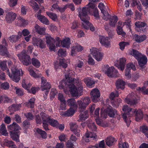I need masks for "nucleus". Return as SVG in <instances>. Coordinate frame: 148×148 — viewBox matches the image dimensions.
<instances>
[{
  "label": "nucleus",
  "mask_w": 148,
  "mask_h": 148,
  "mask_svg": "<svg viewBox=\"0 0 148 148\" xmlns=\"http://www.w3.org/2000/svg\"><path fill=\"white\" fill-rule=\"evenodd\" d=\"M79 12V16L82 21V23L83 27L86 30L90 28L92 31L95 30V27L89 21L90 17L88 16V14L90 13L92 11H93V15L96 18L98 19L99 18L98 11L95 5L91 3H89L86 5V6L84 7L81 11V9H77Z\"/></svg>",
  "instance_id": "1"
},
{
  "label": "nucleus",
  "mask_w": 148,
  "mask_h": 148,
  "mask_svg": "<svg viewBox=\"0 0 148 148\" xmlns=\"http://www.w3.org/2000/svg\"><path fill=\"white\" fill-rule=\"evenodd\" d=\"M65 73L66 80L64 82L66 87L69 88L72 96L74 97H78L82 92L83 87L80 80L74 79L71 76L73 75V71L68 70L64 72Z\"/></svg>",
  "instance_id": "2"
},
{
  "label": "nucleus",
  "mask_w": 148,
  "mask_h": 148,
  "mask_svg": "<svg viewBox=\"0 0 148 148\" xmlns=\"http://www.w3.org/2000/svg\"><path fill=\"white\" fill-rule=\"evenodd\" d=\"M124 113L123 115V117L128 127L130 125L131 121L129 117L133 115H136V120L137 121H139L141 119L143 116L142 111L140 110H137L136 109H133L129 108L128 105H124L122 109Z\"/></svg>",
  "instance_id": "3"
},
{
  "label": "nucleus",
  "mask_w": 148,
  "mask_h": 148,
  "mask_svg": "<svg viewBox=\"0 0 148 148\" xmlns=\"http://www.w3.org/2000/svg\"><path fill=\"white\" fill-rule=\"evenodd\" d=\"M8 128L9 130H10V133L11 138L16 142H19L18 132L20 128L18 124L15 123H13L12 124L10 125Z\"/></svg>",
  "instance_id": "4"
},
{
  "label": "nucleus",
  "mask_w": 148,
  "mask_h": 148,
  "mask_svg": "<svg viewBox=\"0 0 148 148\" xmlns=\"http://www.w3.org/2000/svg\"><path fill=\"white\" fill-rule=\"evenodd\" d=\"M9 77L15 82H18L20 80V75H22L23 74L21 69H18L15 66L13 67L11 69L12 75H10L9 70L6 71Z\"/></svg>",
  "instance_id": "5"
},
{
  "label": "nucleus",
  "mask_w": 148,
  "mask_h": 148,
  "mask_svg": "<svg viewBox=\"0 0 148 148\" xmlns=\"http://www.w3.org/2000/svg\"><path fill=\"white\" fill-rule=\"evenodd\" d=\"M46 42L49 47V49L52 50H53L55 49V45L54 43L56 42L57 44L56 45L57 46H59V45L61 41L59 37H57L55 40L50 35L48 34L45 36Z\"/></svg>",
  "instance_id": "6"
},
{
  "label": "nucleus",
  "mask_w": 148,
  "mask_h": 148,
  "mask_svg": "<svg viewBox=\"0 0 148 148\" xmlns=\"http://www.w3.org/2000/svg\"><path fill=\"white\" fill-rule=\"evenodd\" d=\"M117 114V111L115 109H113L111 106L108 107L106 109H101L100 115L103 118H106V117L107 114L110 117H113Z\"/></svg>",
  "instance_id": "7"
},
{
  "label": "nucleus",
  "mask_w": 148,
  "mask_h": 148,
  "mask_svg": "<svg viewBox=\"0 0 148 148\" xmlns=\"http://www.w3.org/2000/svg\"><path fill=\"white\" fill-rule=\"evenodd\" d=\"M18 56L24 65L27 66L31 64L30 57L27 54L25 50H23L21 53L18 54Z\"/></svg>",
  "instance_id": "8"
},
{
  "label": "nucleus",
  "mask_w": 148,
  "mask_h": 148,
  "mask_svg": "<svg viewBox=\"0 0 148 148\" xmlns=\"http://www.w3.org/2000/svg\"><path fill=\"white\" fill-rule=\"evenodd\" d=\"M137 97L136 95L134 93L132 92L127 96V98L125 99V101L126 103L135 107L138 103Z\"/></svg>",
  "instance_id": "9"
},
{
  "label": "nucleus",
  "mask_w": 148,
  "mask_h": 148,
  "mask_svg": "<svg viewBox=\"0 0 148 148\" xmlns=\"http://www.w3.org/2000/svg\"><path fill=\"white\" fill-rule=\"evenodd\" d=\"M91 54L93 57L97 61H101L103 58V55L99 51L98 49L94 47H92L90 49Z\"/></svg>",
  "instance_id": "10"
},
{
  "label": "nucleus",
  "mask_w": 148,
  "mask_h": 148,
  "mask_svg": "<svg viewBox=\"0 0 148 148\" xmlns=\"http://www.w3.org/2000/svg\"><path fill=\"white\" fill-rule=\"evenodd\" d=\"M99 41L101 44L106 47L108 48L110 45V39L107 37L100 36H99Z\"/></svg>",
  "instance_id": "11"
},
{
  "label": "nucleus",
  "mask_w": 148,
  "mask_h": 148,
  "mask_svg": "<svg viewBox=\"0 0 148 148\" xmlns=\"http://www.w3.org/2000/svg\"><path fill=\"white\" fill-rule=\"evenodd\" d=\"M92 99L94 102H96L99 100L100 93L97 89H94L91 92Z\"/></svg>",
  "instance_id": "12"
},
{
  "label": "nucleus",
  "mask_w": 148,
  "mask_h": 148,
  "mask_svg": "<svg viewBox=\"0 0 148 148\" xmlns=\"http://www.w3.org/2000/svg\"><path fill=\"white\" fill-rule=\"evenodd\" d=\"M126 61V59L124 58H120L119 62L118 61L115 62V66L119 69L123 71L125 68Z\"/></svg>",
  "instance_id": "13"
},
{
  "label": "nucleus",
  "mask_w": 148,
  "mask_h": 148,
  "mask_svg": "<svg viewBox=\"0 0 148 148\" xmlns=\"http://www.w3.org/2000/svg\"><path fill=\"white\" fill-rule=\"evenodd\" d=\"M16 14L12 12H7L6 15L5 19L7 23H10L14 21L16 17Z\"/></svg>",
  "instance_id": "14"
},
{
  "label": "nucleus",
  "mask_w": 148,
  "mask_h": 148,
  "mask_svg": "<svg viewBox=\"0 0 148 148\" xmlns=\"http://www.w3.org/2000/svg\"><path fill=\"white\" fill-rule=\"evenodd\" d=\"M7 45L5 40V39H3L2 40V44L0 45V54L1 55L4 56L8 54V52L7 48Z\"/></svg>",
  "instance_id": "15"
},
{
  "label": "nucleus",
  "mask_w": 148,
  "mask_h": 148,
  "mask_svg": "<svg viewBox=\"0 0 148 148\" xmlns=\"http://www.w3.org/2000/svg\"><path fill=\"white\" fill-rule=\"evenodd\" d=\"M32 43L34 45L39 46L42 49L44 48L45 46L44 42L40 38H37L35 37L32 38Z\"/></svg>",
  "instance_id": "16"
},
{
  "label": "nucleus",
  "mask_w": 148,
  "mask_h": 148,
  "mask_svg": "<svg viewBox=\"0 0 148 148\" xmlns=\"http://www.w3.org/2000/svg\"><path fill=\"white\" fill-rule=\"evenodd\" d=\"M140 66L142 68H144V66L146 64L147 62V57L143 55H142L140 57L137 59Z\"/></svg>",
  "instance_id": "17"
},
{
  "label": "nucleus",
  "mask_w": 148,
  "mask_h": 148,
  "mask_svg": "<svg viewBox=\"0 0 148 148\" xmlns=\"http://www.w3.org/2000/svg\"><path fill=\"white\" fill-rule=\"evenodd\" d=\"M114 69L113 66H111L109 67L108 65H106L104 68V70L105 71V73L108 76L112 77L113 76V71Z\"/></svg>",
  "instance_id": "18"
},
{
  "label": "nucleus",
  "mask_w": 148,
  "mask_h": 148,
  "mask_svg": "<svg viewBox=\"0 0 148 148\" xmlns=\"http://www.w3.org/2000/svg\"><path fill=\"white\" fill-rule=\"evenodd\" d=\"M83 47L79 44H77L72 48L71 55L73 56L75 55L77 52H80L83 50Z\"/></svg>",
  "instance_id": "19"
},
{
  "label": "nucleus",
  "mask_w": 148,
  "mask_h": 148,
  "mask_svg": "<svg viewBox=\"0 0 148 148\" xmlns=\"http://www.w3.org/2000/svg\"><path fill=\"white\" fill-rule=\"evenodd\" d=\"M116 141V140L114 137L110 136L106 138V143L108 146L111 147L114 145Z\"/></svg>",
  "instance_id": "20"
},
{
  "label": "nucleus",
  "mask_w": 148,
  "mask_h": 148,
  "mask_svg": "<svg viewBox=\"0 0 148 148\" xmlns=\"http://www.w3.org/2000/svg\"><path fill=\"white\" fill-rule=\"evenodd\" d=\"M36 17L37 19L43 24L46 25H49V21L45 16L39 14L37 15Z\"/></svg>",
  "instance_id": "21"
},
{
  "label": "nucleus",
  "mask_w": 148,
  "mask_h": 148,
  "mask_svg": "<svg viewBox=\"0 0 148 148\" xmlns=\"http://www.w3.org/2000/svg\"><path fill=\"white\" fill-rule=\"evenodd\" d=\"M133 39L135 41L138 43H140L145 40L146 37L145 35L138 36L137 34H135L133 36Z\"/></svg>",
  "instance_id": "22"
},
{
  "label": "nucleus",
  "mask_w": 148,
  "mask_h": 148,
  "mask_svg": "<svg viewBox=\"0 0 148 148\" xmlns=\"http://www.w3.org/2000/svg\"><path fill=\"white\" fill-rule=\"evenodd\" d=\"M116 88L118 89H123L125 88V83L123 80L119 79L116 81Z\"/></svg>",
  "instance_id": "23"
},
{
  "label": "nucleus",
  "mask_w": 148,
  "mask_h": 148,
  "mask_svg": "<svg viewBox=\"0 0 148 148\" xmlns=\"http://www.w3.org/2000/svg\"><path fill=\"white\" fill-rule=\"evenodd\" d=\"M57 62H55L54 65L56 68H58L59 66H62L64 68H66L67 66V64L64 58L60 59V62L59 65L57 64Z\"/></svg>",
  "instance_id": "24"
},
{
  "label": "nucleus",
  "mask_w": 148,
  "mask_h": 148,
  "mask_svg": "<svg viewBox=\"0 0 148 148\" xmlns=\"http://www.w3.org/2000/svg\"><path fill=\"white\" fill-rule=\"evenodd\" d=\"M88 111L86 110L83 112L81 113L79 116V121H85L88 117Z\"/></svg>",
  "instance_id": "25"
},
{
  "label": "nucleus",
  "mask_w": 148,
  "mask_h": 148,
  "mask_svg": "<svg viewBox=\"0 0 148 148\" xmlns=\"http://www.w3.org/2000/svg\"><path fill=\"white\" fill-rule=\"evenodd\" d=\"M130 22L131 21L130 19L126 20L123 23V24L122 22L119 21L118 23L117 27L119 26L122 27V26H123V25H126L127 27L129 29L130 31H131Z\"/></svg>",
  "instance_id": "26"
},
{
  "label": "nucleus",
  "mask_w": 148,
  "mask_h": 148,
  "mask_svg": "<svg viewBox=\"0 0 148 148\" xmlns=\"http://www.w3.org/2000/svg\"><path fill=\"white\" fill-rule=\"evenodd\" d=\"M118 20V18L116 16H111L110 17L109 24L111 26L114 27Z\"/></svg>",
  "instance_id": "27"
},
{
  "label": "nucleus",
  "mask_w": 148,
  "mask_h": 148,
  "mask_svg": "<svg viewBox=\"0 0 148 148\" xmlns=\"http://www.w3.org/2000/svg\"><path fill=\"white\" fill-rule=\"evenodd\" d=\"M77 105L80 112H82L87 107L81 100H78L77 101Z\"/></svg>",
  "instance_id": "28"
},
{
  "label": "nucleus",
  "mask_w": 148,
  "mask_h": 148,
  "mask_svg": "<svg viewBox=\"0 0 148 148\" xmlns=\"http://www.w3.org/2000/svg\"><path fill=\"white\" fill-rule=\"evenodd\" d=\"M83 80L86 85L90 87H92L95 84L94 81L90 78H85Z\"/></svg>",
  "instance_id": "29"
},
{
  "label": "nucleus",
  "mask_w": 148,
  "mask_h": 148,
  "mask_svg": "<svg viewBox=\"0 0 148 148\" xmlns=\"http://www.w3.org/2000/svg\"><path fill=\"white\" fill-rule=\"evenodd\" d=\"M75 113L74 110L71 108L66 111H65L63 113L61 114L62 116H69L73 115Z\"/></svg>",
  "instance_id": "30"
},
{
  "label": "nucleus",
  "mask_w": 148,
  "mask_h": 148,
  "mask_svg": "<svg viewBox=\"0 0 148 148\" xmlns=\"http://www.w3.org/2000/svg\"><path fill=\"white\" fill-rule=\"evenodd\" d=\"M40 115L41 116L43 123H49L51 118L49 116L43 112H41Z\"/></svg>",
  "instance_id": "31"
},
{
  "label": "nucleus",
  "mask_w": 148,
  "mask_h": 148,
  "mask_svg": "<svg viewBox=\"0 0 148 148\" xmlns=\"http://www.w3.org/2000/svg\"><path fill=\"white\" fill-rule=\"evenodd\" d=\"M70 44V39L69 38H66L61 42V45L63 47L68 48Z\"/></svg>",
  "instance_id": "32"
},
{
  "label": "nucleus",
  "mask_w": 148,
  "mask_h": 148,
  "mask_svg": "<svg viewBox=\"0 0 148 148\" xmlns=\"http://www.w3.org/2000/svg\"><path fill=\"white\" fill-rule=\"evenodd\" d=\"M130 55L134 56L136 60L139 57H140L142 55L141 53H139L138 51L133 49L130 51Z\"/></svg>",
  "instance_id": "33"
},
{
  "label": "nucleus",
  "mask_w": 148,
  "mask_h": 148,
  "mask_svg": "<svg viewBox=\"0 0 148 148\" xmlns=\"http://www.w3.org/2000/svg\"><path fill=\"white\" fill-rule=\"evenodd\" d=\"M21 36L18 34V35H12L9 38L10 41L12 42H15L20 38Z\"/></svg>",
  "instance_id": "34"
},
{
  "label": "nucleus",
  "mask_w": 148,
  "mask_h": 148,
  "mask_svg": "<svg viewBox=\"0 0 148 148\" xmlns=\"http://www.w3.org/2000/svg\"><path fill=\"white\" fill-rule=\"evenodd\" d=\"M35 28L36 32L40 34H44L45 29L44 27H41L38 25H36L35 26Z\"/></svg>",
  "instance_id": "35"
},
{
  "label": "nucleus",
  "mask_w": 148,
  "mask_h": 148,
  "mask_svg": "<svg viewBox=\"0 0 148 148\" xmlns=\"http://www.w3.org/2000/svg\"><path fill=\"white\" fill-rule=\"evenodd\" d=\"M35 99L34 98H31L30 99L28 102L25 103V105L28 107L30 108H33L34 107Z\"/></svg>",
  "instance_id": "36"
},
{
  "label": "nucleus",
  "mask_w": 148,
  "mask_h": 148,
  "mask_svg": "<svg viewBox=\"0 0 148 148\" xmlns=\"http://www.w3.org/2000/svg\"><path fill=\"white\" fill-rule=\"evenodd\" d=\"M0 133L4 136H8V133L7 132L5 126L3 123L0 126Z\"/></svg>",
  "instance_id": "37"
},
{
  "label": "nucleus",
  "mask_w": 148,
  "mask_h": 148,
  "mask_svg": "<svg viewBox=\"0 0 148 148\" xmlns=\"http://www.w3.org/2000/svg\"><path fill=\"white\" fill-rule=\"evenodd\" d=\"M28 4L29 5L32 7L33 9L36 12L39 9L38 5L36 2L33 0H31L29 2Z\"/></svg>",
  "instance_id": "38"
},
{
  "label": "nucleus",
  "mask_w": 148,
  "mask_h": 148,
  "mask_svg": "<svg viewBox=\"0 0 148 148\" xmlns=\"http://www.w3.org/2000/svg\"><path fill=\"white\" fill-rule=\"evenodd\" d=\"M67 104L70 106H73L75 108H77V106L75 100L73 98H71L67 101Z\"/></svg>",
  "instance_id": "39"
},
{
  "label": "nucleus",
  "mask_w": 148,
  "mask_h": 148,
  "mask_svg": "<svg viewBox=\"0 0 148 148\" xmlns=\"http://www.w3.org/2000/svg\"><path fill=\"white\" fill-rule=\"evenodd\" d=\"M87 125L88 127L93 131H95L97 130V127L95 125V123L91 120L88 121Z\"/></svg>",
  "instance_id": "40"
},
{
  "label": "nucleus",
  "mask_w": 148,
  "mask_h": 148,
  "mask_svg": "<svg viewBox=\"0 0 148 148\" xmlns=\"http://www.w3.org/2000/svg\"><path fill=\"white\" fill-rule=\"evenodd\" d=\"M32 63L33 65L37 68H39L40 66V62L36 58H32Z\"/></svg>",
  "instance_id": "41"
},
{
  "label": "nucleus",
  "mask_w": 148,
  "mask_h": 148,
  "mask_svg": "<svg viewBox=\"0 0 148 148\" xmlns=\"http://www.w3.org/2000/svg\"><path fill=\"white\" fill-rule=\"evenodd\" d=\"M135 25L136 26V27H139L140 28H141L142 29V31L143 32L145 31V29H143V28L144 27H145L146 26V24L144 22H142L140 21H138V22H136L135 23Z\"/></svg>",
  "instance_id": "42"
},
{
  "label": "nucleus",
  "mask_w": 148,
  "mask_h": 148,
  "mask_svg": "<svg viewBox=\"0 0 148 148\" xmlns=\"http://www.w3.org/2000/svg\"><path fill=\"white\" fill-rule=\"evenodd\" d=\"M27 81L23 79L22 82V86L25 89L28 90L32 86V84L30 83H27Z\"/></svg>",
  "instance_id": "43"
},
{
  "label": "nucleus",
  "mask_w": 148,
  "mask_h": 148,
  "mask_svg": "<svg viewBox=\"0 0 148 148\" xmlns=\"http://www.w3.org/2000/svg\"><path fill=\"white\" fill-rule=\"evenodd\" d=\"M36 132L37 133L41 136L42 138H46L47 137V134L45 131L38 128L36 129Z\"/></svg>",
  "instance_id": "44"
},
{
  "label": "nucleus",
  "mask_w": 148,
  "mask_h": 148,
  "mask_svg": "<svg viewBox=\"0 0 148 148\" xmlns=\"http://www.w3.org/2000/svg\"><path fill=\"white\" fill-rule=\"evenodd\" d=\"M46 13L53 20L56 21L57 20V16L56 14L48 12H47Z\"/></svg>",
  "instance_id": "45"
},
{
  "label": "nucleus",
  "mask_w": 148,
  "mask_h": 148,
  "mask_svg": "<svg viewBox=\"0 0 148 148\" xmlns=\"http://www.w3.org/2000/svg\"><path fill=\"white\" fill-rule=\"evenodd\" d=\"M50 124L53 127H57L59 123L57 120L51 118L48 123Z\"/></svg>",
  "instance_id": "46"
},
{
  "label": "nucleus",
  "mask_w": 148,
  "mask_h": 148,
  "mask_svg": "<svg viewBox=\"0 0 148 148\" xmlns=\"http://www.w3.org/2000/svg\"><path fill=\"white\" fill-rule=\"evenodd\" d=\"M21 107V104H14L12 105L9 108L10 109L11 108L12 110L16 111L19 109Z\"/></svg>",
  "instance_id": "47"
},
{
  "label": "nucleus",
  "mask_w": 148,
  "mask_h": 148,
  "mask_svg": "<svg viewBox=\"0 0 148 148\" xmlns=\"http://www.w3.org/2000/svg\"><path fill=\"white\" fill-rule=\"evenodd\" d=\"M140 130L148 138V127L146 126H143L140 128Z\"/></svg>",
  "instance_id": "48"
},
{
  "label": "nucleus",
  "mask_w": 148,
  "mask_h": 148,
  "mask_svg": "<svg viewBox=\"0 0 148 148\" xmlns=\"http://www.w3.org/2000/svg\"><path fill=\"white\" fill-rule=\"evenodd\" d=\"M32 66H29L28 68V70L29 72V73L31 76L34 77L36 78L38 77V75L36 74L34 71L32 69Z\"/></svg>",
  "instance_id": "49"
},
{
  "label": "nucleus",
  "mask_w": 148,
  "mask_h": 148,
  "mask_svg": "<svg viewBox=\"0 0 148 148\" xmlns=\"http://www.w3.org/2000/svg\"><path fill=\"white\" fill-rule=\"evenodd\" d=\"M3 144L5 146L8 147H10L11 146H13L14 143L12 141L9 140L8 139H6L4 141Z\"/></svg>",
  "instance_id": "50"
},
{
  "label": "nucleus",
  "mask_w": 148,
  "mask_h": 148,
  "mask_svg": "<svg viewBox=\"0 0 148 148\" xmlns=\"http://www.w3.org/2000/svg\"><path fill=\"white\" fill-rule=\"evenodd\" d=\"M119 45L120 49L121 50H123L125 46L129 45V43L128 42H121L119 43Z\"/></svg>",
  "instance_id": "51"
},
{
  "label": "nucleus",
  "mask_w": 148,
  "mask_h": 148,
  "mask_svg": "<svg viewBox=\"0 0 148 148\" xmlns=\"http://www.w3.org/2000/svg\"><path fill=\"white\" fill-rule=\"evenodd\" d=\"M82 101L87 106L90 102V98L88 97H85L82 99Z\"/></svg>",
  "instance_id": "52"
},
{
  "label": "nucleus",
  "mask_w": 148,
  "mask_h": 148,
  "mask_svg": "<svg viewBox=\"0 0 148 148\" xmlns=\"http://www.w3.org/2000/svg\"><path fill=\"white\" fill-rule=\"evenodd\" d=\"M101 12L103 15V19L106 21L108 20L111 16L105 10Z\"/></svg>",
  "instance_id": "53"
},
{
  "label": "nucleus",
  "mask_w": 148,
  "mask_h": 148,
  "mask_svg": "<svg viewBox=\"0 0 148 148\" xmlns=\"http://www.w3.org/2000/svg\"><path fill=\"white\" fill-rule=\"evenodd\" d=\"M13 88L16 90V93L18 95L21 96L23 95L24 92L21 89L18 88L16 87H14Z\"/></svg>",
  "instance_id": "54"
},
{
  "label": "nucleus",
  "mask_w": 148,
  "mask_h": 148,
  "mask_svg": "<svg viewBox=\"0 0 148 148\" xmlns=\"http://www.w3.org/2000/svg\"><path fill=\"white\" fill-rule=\"evenodd\" d=\"M86 137L87 138H95L97 136L95 133L92 132H87L85 134Z\"/></svg>",
  "instance_id": "55"
},
{
  "label": "nucleus",
  "mask_w": 148,
  "mask_h": 148,
  "mask_svg": "<svg viewBox=\"0 0 148 148\" xmlns=\"http://www.w3.org/2000/svg\"><path fill=\"white\" fill-rule=\"evenodd\" d=\"M117 33L119 35H121L123 36H124L125 35V33L123 31L122 27H118L117 28Z\"/></svg>",
  "instance_id": "56"
},
{
  "label": "nucleus",
  "mask_w": 148,
  "mask_h": 148,
  "mask_svg": "<svg viewBox=\"0 0 148 148\" xmlns=\"http://www.w3.org/2000/svg\"><path fill=\"white\" fill-rule=\"evenodd\" d=\"M1 86L2 89L4 90H7L9 88V84L7 82L3 83H1Z\"/></svg>",
  "instance_id": "57"
},
{
  "label": "nucleus",
  "mask_w": 148,
  "mask_h": 148,
  "mask_svg": "<svg viewBox=\"0 0 148 148\" xmlns=\"http://www.w3.org/2000/svg\"><path fill=\"white\" fill-rule=\"evenodd\" d=\"M44 86L43 88L42 87V85L41 86V89L42 91L49 90L51 88L50 84L49 82L44 84Z\"/></svg>",
  "instance_id": "58"
},
{
  "label": "nucleus",
  "mask_w": 148,
  "mask_h": 148,
  "mask_svg": "<svg viewBox=\"0 0 148 148\" xmlns=\"http://www.w3.org/2000/svg\"><path fill=\"white\" fill-rule=\"evenodd\" d=\"M58 55L62 57H65L66 55V51L65 49H61L59 50Z\"/></svg>",
  "instance_id": "59"
},
{
  "label": "nucleus",
  "mask_w": 148,
  "mask_h": 148,
  "mask_svg": "<svg viewBox=\"0 0 148 148\" xmlns=\"http://www.w3.org/2000/svg\"><path fill=\"white\" fill-rule=\"evenodd\" d=\"M127 69H128L130 71L131 69H132L134 71L136 70V68L135 66L132 63H131L128 64L127 65Z\"/></svg>",
  "instance_id": "60"
},
{
  "label": "nucleus",
  "mask_w": 148,
  "mask_h": 148,
  "mask_svg": "<svg viewBox=\"0 0 148 148\" xmlns=\"http://www.w3.org/2000/svg\"><path fill=\"white\" fill-rule=\"evenodd\" d=\"M119 96L118 92L117 91L115 92H112L110 95V98L112 100L115 97H118Z\"/></svg>",
  "instance_id": "61"
},
{
  "label": "nucleus",
  "mask_w": 148,
  "mask_h": 148,
  "mask_svg": "<svg viewBox=\"0 0 148 148\" xmlns=\"http://www.w3.org/2000/svg\"><path fill=\"white\" fill-rule=\"evenodd\" d=\"M95 148H106L104 140H102L99 143L98 145L95 147Z\"/></svg>",
  "instance_id": "62"
},
{
  "label": "nucleus",
  "mask_w": 148,
  "mask_h": 148,
  "mask_svg": "<svg viewBox=\"0 0 148 148\" xmlns=\"http://www.w3.org/2000/svg\"><path fill=\"white\" fill-rule=\"evenodd\" d=\"M0 67L3 71L6 68V62L5 61L0 62Z\"/></svg>",
  "instance_id": "63"
},
{
  "label": "nucleus",
  "mask_w": 148,
  "mask_h": 148,
  "mask_svg": "<svg viewBox=\"0 0 148 148\" xmlns=\"http://www.w3.org/2000/svg\"><path fill=\"white\" fill-rule=\"evenodd\" d=\"M129 147L128 144L126 143H122L120 142L119 143V148H128Z\"/></svg>",
  "instance_id": "64"
}]
</instances>
